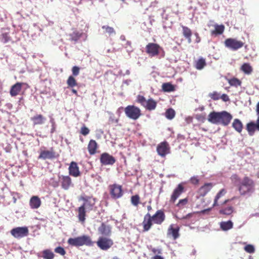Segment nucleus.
Returning a JSON list of instances; mask_svg holds the SVG:
<instances>
[{"label":"nucleus","instance_id":"obj_1","mask_svg":"<svg viewBox=\"0 0 259 259\" xmlns=\"http://www.w3.org/2000/svg\"><path fill=\"white\" fill-rule=\"evenodd\" d=\"M232 118V115L226 111H212L208 114L207 119L211 123L221 124L224 126H227L230 123Z\"/></svg>","mask_w":259,"mask_h":259},{"label":"nucleus","instance_id":"obj_3","mask_svg":"<svg viewBox=\"0 0 259 259\" xmlns=\"http://www.w3.org/2000/svg\"><path fill=\"white\" fill-rule=\"evenodd\" d=\"M69 245L73 246H80L83 245L92 246L93 242L90 236L82 235L75 238H70L67 241Z\"/></svg>","mask_w":259,"mask_h":259},{"label":"nucleus","instance_id":"obj_20","mask_svg":"<svg viewBox=\"0 0 259 259\" xmlns=\"http://www.w3.org/2000/svg\"><path fill=\"white\" fill-rule=\"evenodd\" d=\"M69 174L70 176L74 177H78L80 176V172L79 167L76 162L72 161L68 168Z\"/></svg>","mask_w":259,"mask_h":259},{"label":"nucleus","instance_id":"obj_63","mask_svg":"<svg viewBox=\"0 0 259 259\" xmlns=\"http://www.w3.org/2000/svg\"><path fill=\"white\" fill-rule=\"evenodd\" d=\"M256 107H257V109H256L257 114V115H259V102L257 103Z\"/></svg>","mask_w":259,"mask_h":259},{"label":"nucleus","instance_id":"obj_15","mask_svg":"<svg viewBox=\"0 0 259 259\" xmlns=\"http://www.w3.org/2000/svg\"><path fill=\"white\" fill-rule=\"evenodd\" d=\"M235 198V197H234L231 199H226L221 204V205L223 206L232 200L234 199ZM233 211L234 207L232 205H228L226 207L222 206V208L219 210V213L229 215L231 214Z\"/></svg>","mask_w":259,"mask_h":259},{"label":"nucleus","instance_id":"obj_55","mask_svg":"<svg viewBox=\"0 0 259 259\" xmlns=\"http://www.w3.org/2000/svg\"><path fill=\"white\" fill-rule=\"evenodd\" d=\"M195 118L198 120L203 122L205 119V115L203 114H196L195 115Z\"/></svg>","mask_w":259,"mask_h":259},{"label":"nucleus","instance_id":"obj_51","mask_svg":"<svg viewBox=\"0 0 259 259\" xmlns=\"http://www.w3.org/2000/svg\"><path fill=\"white\" fill-rule=\"evenodd\" d=\"M80 133L83 136H87L89 134L90 130L85 125H83L81 127Z\"/></svg>","mask_w":259,"mask_h":259},{"label":"nucleus","instance_id":"obj_17","mask_svg":"<svg viewBox=\"0 0 259 259\" xmlns=\"http://www.w3.org/2000/svg\"><path fill=\"white\" fill-rule=\"evenodd\" d=\"M156 150L160 156L164 157L169 153V147L166 142H163L158 145Z\"/></svg>","mask_w":259,"mask_h":259},{"label":"nucleus","instance_id":"obj_58","mask_svg":"<svg viewBox=\"0 0 259 259\" xmlns=\"http://www.w3.org/2000/svg\"><path fill=\"white\" fill-rule=\"evenodd\" d=\"M193 118L192 117L189 116V117H187V118H186V121L187 123L190 124L193 122Z\"/></svg>","mask_w":259,"mask_h":259},{"label":"nucleus","instance_id":"obj_10","mask_svg":"<svg viewBox=\"0 0 259 259\" xmlns=\"http://www.w3.org/2000/svg\"><path fill=\"white\" fill-rule=\"evenodd\" d=\"M145 49L146 52L149 56L154 57L159 55L161 48L158 44L151 42L148 44Z\"/></svg>","mask_w":259,"mask_h":259},{"label":"nucleus","instance_id":"obj_32","mask_svg":"<svg viewBox=\"0 0 259 259\" xmlns=\"http://www.w3.org/2000/svg\"><path fill=\"white\" fill-rule=\"evenodd\" d=\"M157 106V102L153 99L150 98L149 99L147 102L146 104L144 106V107L148 110L151 111L154 110Z\"/></svg>","mask_w":259,"mask_h":259},{"label":"nucleus","instance_id":"obj_60","mask_svg":"<svg viewBox=\"0 0 259 259\" xmlns=\"http://www.w3.org/2000/svg\"><path fill=\"white\" fill-rule=\"evenodd\" d=\"M152 259H164V258L160 255H156L153 256Z\"/></svg>","mask_w":259,"mask_h":259},{"label":"nucleus","instance_id":"obj_37","mask_svg":"<svg viewBox=\"0 0 259 259\" xmlns=\"http://www.w3.org/2000/svg\"><path fill=\"white\" fill-rule=\"evenodd\" d=\"M230 180L234 185L237 188L239 184L241 182L242 180L237 174H233L231 177Z\"/></svg>","mask_w":259,"mask_h":259},{"label":"nucleus","instance_id":"obj_8","mask_svg":"<svg viewBox=\"0 0 259 259\" xmlns=\"http://www.w3.org/2000/svg\"><path fill=\"white\" fill-rule=\"evenodd\" d=\"M11 234L16 238H21L28 235L29 230L27 227H18L12 229Z\"/></svg>","mask_w":259,"mask_h":259},{"label":"nucleus","instance_id":"obj_30","mask_svg":"<svg viewBox=\"0 0 259 259\" xmlns=\"http://www.w3.org/2000/svg\"><path fill=\"white\" fill-rule=\"evenodd\" d=\"M31 120L32 121L33 125H35L44 124L46 118L41 114H37L32 117Z\"/></svg>","mask_w":259,"mask_h":259},{"label":"nucleus","instance_id":"obj_64","mask_svg":"<svg viewBox=\"0 0 259 259\" xmlns=\"http://www.w3.org/2000/svg\"><path fill=\"white\" fill-rule=\"evenodd\" d=\"M72 92L75 95H77V92L76 90L75 89H72Z\"/></svg>","mask_w":259,"mask_h":259},{"label":"nucleus","instance_id":"obj_42","mask_svg":"<svg viewBox=\"0 0 259 259\" xmlns=\"http://www.w3.org/2000/svg\"><path fill=\"white\" fill-rule=\"evenodd\" d=\"M188 200L187 197L180 199L176 206L180 209H182L188 203Z\"/></svg>","mask_w":259,"mask_h":259},{"label":"nucleus","instance_id":"obj_44","mask_svg":"<svg viewBox=\"0 0 259 259\" xmlns=\"http://www.w3.org/2000/svg\"><path fill=\"white\" fill-rule=\"evenodd\" d=\"M102 28L105 30L104 32L108 34L109 35L112 34H115V31L114 28L112 27H110L107 25H104L102 26Z\"/></svg>","mask_w":259,"mask_h":259},{"label":"nucleus","instance_id":"obj_35","mask_svg":"<svg viewBox=\"0 0 259 259\" xmlns=\"http://www.w3.org/2000/svg\"><path fill=\"white\" fill-rule=\"evenodd\" d=\"M256 129L257 128L255 123L253 122H249L246 125V130L249 135L251 136L254 135Z\"/></svg>","mask_w":259,"mask_h":259},{"label":"nucleus","instance_id":"obj_2","mask_svg":"<svg viewBox=\"0 0 259 259\" xmlns=\"http://www.w3.org/2000/svg\"><path fill=\"white\" fill-rule=\"evenodd\" d=\"M237 188L240 196H250L255 191V182L249 177L245 176Z\"/></svg>","mask_w":259,"mask_h":259},{"label":"nucleus","instance_id":"obj_31","mask_svg":"<svg viewBox=\"0 0 259 259\" xmlns=\"http://www.w3.org/2000/svg\"><path fill=\"white\" fill-rule=\"evenodd\" d=\"M227 193V191L225 189H222L217 194L214 199V202L212 206H216L219 205V200L223 197Z\"/></svg>","mask_w":259,"mask_h":259},{"label":"nucleus","instance_id":"obj_26","mask_svg":"<svg viewBox=\"0 0 259 259\" xmlns=\"http://www.w3.org/2000/svg\"><path fill=\"white\" fill-rule=\"evenodd\" d=\"M182 33L184 37L187 39L188 43L192 42L191 36L192 32L191 30L188 27L182 25Z\"/></svg>","mask_w":259,"mask_h":259},{"label":"nucleus","instance_id":"obj_57","mask_svg":"<svg viewBox=\"0 0 259 259\" xmlns=\"http://www.w3.org/2000/svg\"><path fill=\"white\" fill-rule=\"evenodd\" d=\"M151 251L153 253L157 254H161V253H162L161 249H157V248H152L151 249Z\"/></svg>","mask_w":259,"mask_h":259},{"label":"nucleus","instance_id":"obj_38","mask_svg":"<svg viewBox=\"0 0 259 259\" xmlns=\"http://www.w3.org/2000/svg\"><path fill=\"white\" fill-rule=\"evenodd\" d=\"M162 89L164 92H170L175 91V87L169 82L163 83Z\"/></svg>","mask_w":259,"mask_h":259},{"label":"nucleus","instance_id":"obj_27","mask_svg":"<svg viewBox=\"0 0 259 259\" xmlns=\"http://www.w3.org/2000/svg\"><path fill=\"white\" fill-rule=\"evenodd\" d=\"M29 204L31 208L36 209L40 206L41 201L38 196H33L30 200Z\"/></svg>","mask_w":259,"mask_h":259},{"label":"nucleus","instance_id":"obj_11","mask_svg":"<svg viewBox=\"0 0 259 259\" xmlns=\"http://www.w3.org/2000/svg\"><path fill=\"white\" fill-rule=\"evenodd\" d=\"M153 223L161 225L165 220V214L163 209H159L153 215H151Z\"/></svg>","mask_w":259,"mask_h":259},{"label":"nucleus","instance_id":"obj_7","mask_svg":"<svg viewBox=\"0 0 259 259\" xmlns=\"http://www.w3.org/2000/svg\"><path fill=\"white\" fill-rule=\"evenodd\" d=\"M110 194L113 199H118L123 195V190L121 185L114 184L109 186Z\"/></svg>","mask_w":259,"mask_h":259},{"label":"nucleus","instance_id":"obj_33","mask_svg":"<svg viewBox=\"0 0 259 259\" xmlns=\"http://www.w3.org/2000/svg\"><path fill=\"white\" fill-rule=\"evenodd\" d=\"M232 127L236 131L240 133L243 129V124L239 119L236 118L233 120Z\"/></svg>","mask_w":259,"mask_h":259},{"label":"nucleus","instance_id":"obj_54","mask_svg":"<svg viewBox=\"0 0 259 259\" xmlns=\"http://www.w3.org/2000/svg\"><path fill=\"white\" fill-rule=\"evenodd\" d=\"M109 121L110 123H117L118 119L115 118L113 114H111L109 117Z\"/></svg>","mask_w":259,"mask_h":259},{"label":"nucleus","instance_id":"obj_4","mask_svg":"<svg viewBox=\"0 0 259 259\" xmlns=\"http://www.w3.org/2000/svg\"><path fill=\"white\" fill-rule=\"evenodd\" d=\"M126 116L133 120L138 119L142 115L140 109L134 105H128L124 109Z\"/></svg>","mask_w":259,"mask_h":259},{"label":"nucleus","instance_id":"obj_23","mask_svg":"<svg viewBox=\"0 0 259 259\" xmlns=\"http://www.w3.org/2000/svg\"><path fill=\"white\" fill-rule=\"evenodd\" d=\"M213 27L214 29L211 30L210 32V34L212 36H218L222 34L225 30V26L223 24L219 25L218 24H215L213 25Z\"/></svg>","mask_w":259,"mask_h":259},{"label":"nucleus","instance_id":"obj_5","mask_svg":"<svg viewBox=\"0 0 259 259\" xmlns=\"http://www.w3.org/2000/svg\"><path fill=\"white\" fill-rule=\"evenodd\" d=\"M58 155L53 147H51L50 149L48 150L43 147L40 149V153L38 158L43 160L53 159L57 157Z\"/></svg>","mask_w":259,"mask_h":259},{"label":"nucleus","instance_id":"obj_29","mask_svg":"<svg viewBox=\"0 0 259 259\" xmlns=\"http://www.w3.org/2000/svg\"><path fill=\"white\" fill-rule=\"evenodd\" d=\"M221 229L224 231H228L233 227V223L231 221H222L220 223Z\"/></svg>","mask_w":259,"mask_h":259},{"label":"nucleus","instance_id":"obj_43","mask_svg":"<svg viewBox=\"0 0 259 259\" xmlns=\"http://www.w3.org/2000/svg\"><path fill=\"white\" fill-rule=\"evenodd\" d=\"M131 201L132 204L135 206H138L140 203V197L139 195H135L131 197Z\"/></svg>","mask_w":259,"mask_h":259},{"label":"nucleus","instance_id":"obj_12","mask_svg":"<svg viewBox=\"0 0 259 259\" xmlns=\"http://www.w3.org/2000/svg\"><path fill=\"white\" fill-rule=\"evenodd\" d=\"M180 228L176 225L171 224L169 226L167 231V236L176 240L180 236Z\"/></svg>","mask_w":259,"mask_h":259},{"label":"nucleus","instance_id":"obj_25","mask_svg":"<svg viewBox=\"0 0 259 259\" xmlns=\"http://www.w3.org/2000/svg\"><path fill=\"white\" fill-rule=\"evenodd\" d=\"M98 144L94 140H91L88 145V149L90 155L95 154L97 152Z\"/></svg>","mask_w":259,"mask_h":259},{"label":"nucleus","instance_id":"obj_53","mask_svg":"<svg viewBox=\"0 0 259 259\" xmlns=\"http://www.w3.org/2000/svg\"><path fill=\"white\" fill-rule=\"evenodd\" d=\"M190 183L194 185H198L199 182V179L197 176H194L190 180Z\"/></svg>","mask_w":259,"mask_h":259},{"label":"nucleus","instance_id":"obj_41","mask_svg":"<svg viewBox=\"0 0 259 259\" xmlns=\"http://www.w3.org/2000/svg\"><path fill=\"white\" fill-rule=\"evenodd\" d=\"M67 84L68 87L73 88L77 85V81L75 78L72 75H70L68 77L67 80Z\"/></svg>","mask_w":259,"mask_h":259},{"label":"nucleus","instance_id":"obj_16","mask_svg":"<svg viewBox=\"0 0 259 259\" xmlns=\"http://www.w3.org/2000/svg\"><path fill=\"white\" fill-rule=\"evenodd\" d=\"M115 158L107 153H104L100 157V162L103 165H112L115 162Z\"/></svg>","mask_w":259,"mask_h":259},{"label":"nucleus","instance_id":"obj_22","mask_svg":"<svg viewBox=\"0 0 259 259\" xmlns=\"http://www.w3.org/2000/svg\"><path fill=\"white\" fill-rule=\"evenodd\" d=\"M82 200L83 201V203L81 205L83 206L88 211L93 210V206L95 204L94 201H92L90 197H82Z\"/></svg>","mask_w":259,"mask_h":259},{"label":"nucleus","instance_id":"obj_61","mask_svg":"<svg viewBox=\"0 0 259 259\" xmlns=\"http://www.w3.org/2000/svg\"><path fill=\"white\" fill-rule=\"evenodd\" d=\"M257 130L259 131V117L257 118L256 123H255Z\"/></svg>","mask_w":259,"mask_h":259},{"label":"nucleus","instance_id":"obj_52","mask_svg":"<svg viewBox=\"0 0 259 259\" xmlns=\"http://www.w3.org/2000/svg\"><path fill=\"white\" fill-rule=\"evenodd\" d=\"M79 67L76 66H73L72 68V75L75 76H77L79 73Z\"/></svg>","mask_w":259,"mask_h":259},{"label":"nucleus","instance_id":"obj_34","mask_svg":"<svg viewBox=\"0 0 259 259\" xmlns=\"http://www.w3.org/2000/svg\"><path fill=\"white\" fill-rule=\"evenodd\" d=\"M206 65L205 59L202 57L199 58L195 61L194 67L197 70L202 69Z\"/></svg>","mask_w":259,"mask_h":259},{"label":"nucleus","instance_id":"obj_13","mask_svg":"<svg viewBox=\"0 0 259 259\" xmlns=\"http://www.w3.org/2000/svg\"><path fill=\"white\" fill-rule=\"evenodd\" d=\"M59 181L62 189L65 190H68L70 187H73L72 180L69 176H63L59 177Z\"/></svg>","mask_w":259,"mask_h":259},{"label":"nucleus","instance_id":"obj_36","mask_svg":"<svg viewBox=\"0 0 259 259\" xmlns=\"http://www.w3.org/2000/svg\"><path fill=\"white\" fill-rule=\"evenodd\" d=\"M82 35V32L75 30L70 34V39L72 41H77Z\"/></svg>","mask_w":259,"mask_h":259},{"label":"nucleus","instance_id":"obj_59","mask_svg":"<svg viewBox=\"0 0 259 259\" xmlns=\"http://www.w3.org/2000/svg\"><path fill=\"white\" fill-rule=\"evenodd\" d=\"M195 35H196V39H195V42H196V43H199V42L200 41V40H201V38H200V37H199V35H198V34L197 33H196L195 34Z\"/></svg>","mask_w":259,"mask_h":259},{"label":"nucleus","instance_id":"obj_49","mask_svg":"<svg viewBox=\"0 0 259 259\" xmlns=\"http://www.w3.org/2000/svg\"><path fill=\"white\" fill-rule=\"evenodd\" d=\"M244 250L246 252L252 253L255 251V249L254 246L251 244H248L244 247Z\"/></svg>","mask_w":259,"mask_h":259},{"label":"nucleus","instance_id":"obj_14","mask_svg":"<svg viewBox=\"0 0 259 259\" xmlns=\"http://www.w3.org/2000/svg\"><path fill=\"white\" fill-rule=\"evenodd\" d=\"M184 192V187L182 184H179L177 187L174 190L171 195L169 202L171 203H175L177 199Z\"/></svg>","mask_w":259,"mask_h":259},{"label":"nucleus","instance_id":"obj_9","mask_svg":"<svg viewBox=\"0 0 259 259\" xmlns=\"http://www.w3.org/2000/svg\"><path fill=\"white\" fill-rule=\"evenodd\" d=\"M113 244V240L110 238L100 237L97 241V246L102 250H107Z\"/></svg>","mask_w":259,"mask_h":259},{"label":"nucleus","instance_id":"obj_28","mask_svg":"<svg viewBox=\"0 0 259 259\" xmlns=\"http://www.w3.org/2000/svg\"><path fill=\"white\" fill-rule=\"evenodd\" d=\"M88 211L83 206H80L78 208L77 212L78 215L77 217L79 222L82 223H84L86 217V212Z\"/></svg>","mask_w":259,"mask_h":259},{"label":"nucleus","instance_id":"obj_19","mask_svg":"<svg viewBox=\"0 0 259 259\" xmlns=\"http://www.w3.org/2000/svg\"><path fill=\"white\" fill-rule=\"evenodd\" d=\"M153 222L152 219V218L151 217V215L150 213H147L144 218V220L142 222V225L143 227V231L146 232L149 231L152 225H153Z\"/></svg>","mask_w":259,"mask_h":259},{"label":"nucleus","instance_id":"obj_39","mask_svg":"<svg viewBox=\"0 0 259 259\" xmlns=\"http://www.w3.org/2000/svg\"><path fill=\"white\" fill-rule=\"evenodd\" d=\"M241 69L247 74H249L252 72V68L249 63H244L241 66Z\"/></svg>","mask_w":259,"mask_h":259},{"label":"nucleus","instance_id":"obj_45","mask_svg":"<svg viewBox=\"0 0 259 259\" xmlns=\"http://www.w3.org/2000/svg\"><path fill=\"white\" fill-rule=\"evenodd\" d=\"M175 114V111L172 108L168 109L165 112V117L170 120L174 118Z\"/></svg>","mask_w":259,"mask_h":259},{"label":"nucleus","instance_id":"obj_24","mask_svg":"<svg viewBox=\"0 0 259 259\" xmlns=\"http://www.w3.org/2000/svg\"><path fill=\"white\" fill-rule=\"evenodd\" d=\"M212 184L211 183H206L201 186L198 190V193L201 196H204L212 188Z\"/></svg>","mask_w":259,"mask_h":259},{"label":"nucleus","instance_id":"obj_46","mask_svg":"<svg viewBox=\"0 0 259 259\" xmlns=\"http://www.w3.org/2000/svg\"><path fill=\"white\" fill-rule=\"evenodd\" d=\"M228 82L231 86H234L235 87H237L238 86L241 85V81L236 78H233L228 80Z\"/></svg>","mask_w":259,"mask_h":259},{"label":"nucleus","instance_id":"obj_21","mask_svg":"<svg viewBox=\"0 0 259 259\" xmlns=\"http://www.w3.org/2000/svg\"><path fill=\"white\" fill-rule=\"evenodd\" d=\"M98 231L100 234L105 236H110L111 234V228L110 226L106 225L103 223L98 228Z\"/></svg>","mask_w":259,"mask_h":259},{"label":"nucleus","instance_id":"obj_18","mask_svg":"<svg viewBox=\"0 0 259 259\" xmlns=\"http://www.w3.org/2000/svg\"><path fill=\"white\" fill-rule=\"evenodd\" d=\"M26 84L24 82H16L13 85L10 90V94L12 97L18 95L22 90V86Z\"/></svg>","mask_w":259,"mask_h":259},{"label":"nucleus","instance_id":"obj_56","mask_svg":"<svg viewBox=\"0 0 259 259\" xmlns=\"http://www.w3.org/2000/svg\"><path fill=\"white\" fill-rule=\"evenodd\" d=\"M220 99H221L224 102H227L229 101V98L228 96L225 94L220 95Z\"/></svg>","mask_w":259,"mask_h":259},{"label":"nucleus","instance_id":"obj_50","mask_svg":"<svg viewBox=\"0 0 259 259\" xmlns=\"http://www.w3.org/2000/svg\"><path fill=\"white\" fill-rule=\"evenodd\" d=\"M55 252L59 253L61 255H64L66 254V251L61 246H58L55 249Z\"/></svg>","mask_w":259,"mask_h":259},{"label":"nucleus","instance_id":"obj_40","mask_svg":"<svg viewBox=\"0 0 259 259\" xmlns=\"http://www.w3.org/2000/svg\"><path fill=\"white\" fill-rule=\"evenodd\" d=\"M54 256V253L49 249H46L42 251V257L44 259H53Z\"/></svg>","mask_w":259,"mask_h":259},{"label":"nucleus","instance_id":"obj_48","mask_svg":"<svg viewBox=\"0 0 259 259\" xmlns=\"http://www.w3.org/2000/svg\"><path fill=\"white\" fill-rule=\"evenodd\" d=\"M147 100H146L145 98L141 95H138L137 96V101L140 103L142 106L144 107Z\"/></svg>","mask_w":259,"mask_h":259},{"label":"nucleus","instance_id":"obj_6","mask_svg":"<svg viewBox=\"0 0 259 259\" xmlns=\"http://www.w3.org/2000/svg\"><path fill=\"white\" fill-rule=\"evenodd\" d=\"M224 44L226 47L233 51H237L242 48L245 43L236 38H229L225 40Z\"/></svg>","mask_w":259,"mask_h":259},{"label":"nucleus","instance_id":"obj_62","mask_svg":"<svg viewBox=\"0 0 259 259\" xmlns=\"http://www.w3.org/2000/svg\"><path fill=\"white\" fill-rule=\"evenodd\" d=\"M210 210V208L207 209H204V210H201L200 211V212L202 213H204L206 211H209Z\"/></svg>","mask_w":259,"mask_h":259},{"label":"nucleus","instance_id":"obj_47","mask_svg":"<svg viewBox=\"0 0 259 259\" xmlns=\"http://www.w3.org/2000/svg\"><path fill=\"white\" fill-rule=\"evenodd\" d=\"M221 94L217 92H213L209 94L208 96L213 100L216 101L220 99Z\"/></svg>","mask_w":259,"mask_h":259}]
</instances>
